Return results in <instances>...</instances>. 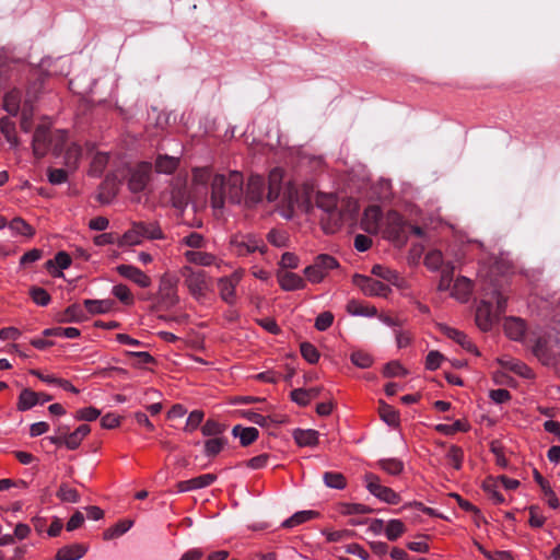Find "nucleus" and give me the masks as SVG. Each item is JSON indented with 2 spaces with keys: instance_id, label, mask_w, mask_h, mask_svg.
I'll return each mask as SVG.
<instances>
[{
  "instance_id": "1",
  "label": "nucleus",
  "mask_w": 560,
  "mask_h": 560,
  "mask_svg": "<svg viewBox=\"0 0 560 560\" xmlns=\"http://www.w3.org/2000/svg\"><path fill=\"white\" fill-rule=\"evenodd\" d=\"M283 172L280 168H275L270 172L267 182L260 175H252L248 179L246 192L243 196L245 206L253 208L262 201L265 196L266 186L268 188L266 198L269 202H273L281 197ZM294 192L287 189L282 194V201L288 203L292 210L294 203Z\"/></svg>"
},
{
  "instance_id": "2",
  "label": "nucleus",
  "mask_w": 560,
  "mask_h": 560,
  "mask_svg": "<svg viewBox=\"0 0 560 560\" xmlns=\"http://www.w3.org/2000/svg\"><path fill=\"white\" fill-rule=\"evenodd\" d=\"M244 196V177L240 172H230L228 175L217 174L211 182V206L214 210H222L225 201L240 205Z\"/></svg>"
},
{
  "instance_id": "3",
  "label": "nucleus",
  "mask_w": 560,
  "mask_h": 560,
  "mask_svg": "<svg viewBox=\"0 0 560 560\" xmlns=\"http://www.w3.org/2000/svg\"><path fill=\"white\" fill-rule=\"evenodd\" d=\"M164 234L156 222H133L131 228L120 237H117V246H135L143 240H162Z\"/></svg>"
},
{
  "instance_id": "4",
  "label": "nucleus",
  "mask_w": 560,
  "mask_h": 560,
  "mask_svg": "<svg viewBox=\"0 0 560 560\" xmlns=\"http://www.w3.org/2000/svg\"><path fill=\"white\" fill-rule=\"evenodd\" d=\"M316 205L324 211V215L320 218L324 231L335 233L343 221V213L337 208L335 195L319 192L316 197Z\"/></svg>"
},
{
  "instance_id": "5",
  "label": "nucleus",
  "mask_w": 560,
  "mask_h": 560,
  "mask_svg": "<svg viewBox=\"0 0 560 560\" xmlns=\"http://www.w3.org/2000/svg\"><path fill=\"white\" fill-rule=\"evenodd\" d=\"M385 236L397 245H404L407 241L408 225L396 211H389L385 218Z\"/></svg>"
},
{
  "instance_id": "6",
  "label": "nucleus",
  "mask_w": 560,
  "mask_h": 560,
  "mask_svg": "<svg viewBox=\"0 0 560 560\" xmlns=\"http://www.w3.org/2000/svg\"><path fill=\"white\" fill-rule=\"evenodd\" d=\"M364 481L366 489L381 501H384L388 504H398L400 502L399 494L392 488L383 486L378 476L372 472L365 474Z\"/></svg>"
},
{
  "instance_id": "7",
  "label": "nucleus",
  "mask_w": 560,
  "mask_h": 560,
  "mask_svg": "<svg viewBox=\"0 0 560 560\" xmlns=\"http://www.w3.org/2000/svg\"><path fill=\"white\" fill-rule=\"evenodd\" d=\"M339 266L335 257L322 254L316 257L314 264L307 266L304 270L306 278L314 283L320 282L328 270Z\"/></svg>"
},
{
  "instance_id": "8",
  "label": "nucleus",
  "mask_w": 560,
  "mask_h": 560,
  "mask_svg": "<svg viewBox=\"0 0 560 560\" xmlns=\"http://www.w3.org/2000/svg\"><path fill=\"white\" fill-rule=\"evenodd\" d=\"M185 277V284L187 285L191 295L200 299L205 295L208 284L203 271H194L191 268L186 267L183 271Z\"/></svg>"
},
{
  "instance_id": "9",
  "label": "nucleus",
  "mask_w": 560,
  "mask_h": 560,
  "mask_svg": "<svg viewBox=\"0 0 560 560\" xmlns=\"http://www.w3.org/2000/svg\"><path fill=\"white\" fill-rule=\"evenodd\" d=\"M353 283L360 288V290L365 295H378V296H386L388 292H390V289L385 283L375 280L373 278L363 276V275H354L353 276Z\"/></svg>"
},
{
  "instance_id": "10",
  "label": "nucleus",
  "mask_w": 560,
  "mask_h": 560,
  "mask_svg": "<svg viewBox=\"0 0 560 560\" xmlns=\"http://www.w3.org/2000/svg\"><path fill=\"white\" fill-rule=\"evenodd\" d=\"M151 171V163L142 162L138 164L130 173V178L128 182L129 189L132 192L142 191L150 180Z\"/></svg>"
},
{
  "instance_id": "11",
  "label": "nucleus",
  "mask_w": 560,
  "mask_h": 560,
  "mask_svg": "<svg viewBox=\"0 0 560 560\" xmlns=\"http://www.w3.org/2000/svg\"><path fill=\"white\" fill-rule=\"evenodd\" d=\"M499 320V317L493 311L491 300H482L476 310V324L483 330L488 331L492 328L493 324Z\"/></svg>"
},
{
  "instance_id": "12",
  "label": "nucleus",
  "mask_w": 560,
  "mask_h": 560,
  "mask_svg": "<svg viewBox=\"0 0 560 560\" xmlns=\"http://www.w3.org/2000/svg\"><path fill=\"white\" fill-rule=\"evenodd\" d=\"M50 140L51 132L49 128L44 125L37 126L32 141L33 153L37 159H42L46 155L50 149Z\"/></svg>"
},
{
  "instance_id": "13",
  "label": "nucleus",
  "mask_w": 560,
  "mask_h": 560,
  "mask_svg": "<svg viewBox=\"0 0 560 560\" xmlns=\"http://www.w3.org/2000/svg\"><path fill=\"white\" fill-rule=\"evenodd\" d=\"M241 281V275L233 272L229 277L220 278L218 281V289L221 299L228 304L235 303V289Z\"/></svg>"
},
{
  "instance_id": "14",
  "label": "nucleus",
  "mask_w": 560,
  "mask_h": 560,
  "mask_svg": "<svg viewBox=\"0 0 560 560\" xmlns=\"http://www.w3.org/2000/svg\"><path fill=\"white\" fill-rule=\"evenodd\" d=\"M178 302L175 283L168 278H162L159 289V305L167 310Z\"/></svg>"
},
{
  "instance_id": "15",
  "label": "nucleus",
  "mask_w": 560,
  "mask_h": 560,
  "mask_svg": "<svg viewBox=\"0 0 560 560\" xmlns=\"http://www.w3.org/2000/svg\"><path fill=\"white\" fill-rule=\"evenodd\" d=\"M439 330L446 336L447 338L457 342L463 349L479 355V351L474 342L465 335L463 331H459L455 328H452L445 324H439Z\"/></svg>"
},
{
  "instance_id": "16",
  "label": "nucleus",
  "mask_w": 560,
  "mask_h": 560,
  "mask_svg": "<svg viewBox=\"0 0 560 560\" xmlns=\"http://www.w3.org/2000/svg\"><path fill=\"white\" fill-rule=\"evenodd\" d=\"M217 480V475L205 474L189 480L179 481L176 485L178 492H187L191 490L202 489L209 487Z\"/></svg>"
},
{
  "instance_id": "17",
  "label": "nucleus",
  "mask_w": 560,
  "mask_h": 560,
  "mask_svg": "<svg viewBox=\"0 0 560 560\" xmlns=\"http://www.w3.org/2000/svg\"><path fill=\"white\" fill-rule=\"evenodd\" d=\"M233 244L237 255L240 256H245L256 250H259L261 254H264L267 250L264 242L252 235L246 236V238L242 241H233Z\"/></svg>"
},
{
  "instance_id": "18",
  "label": "nucleus",
  "mask_w": 560,
  "mask_h": 560,
  "mask_svg": "<svg viewBox=\"0 0 560 560\" xmlns=\"http://www.w3.org/2000/svg\"><path fill=\"white\" fill-rule=\"evenodd\" d=\"M120 276L133 281L141 288H148L151 284V279L139 268L131 265H120L117 267Z\"/></svg>"
},
{
  "instance_id": "19",
  "label": "nucleus",
  "mask_w": 560,
  "mask_h": 560,
  "mask_svg": "<svg viewBox=\"0 0 560 560\" xmlns=\"http://www.w3.org/2000/svg\"><path fill=\"white\" fill-rule=\"evenodd\" d=\"M381 219L380 208L376 206H370L365 209L361 226L368 233H377L378 231V222Z\"/></svg>"
},
{
  "instance_id": "20",
  "label": "nucleus",
  "mask_w": 560,
  "mask_h": 560,
  "mask_svg": "<svg viewBox=\"0 0 560 560\" xmlns=\"http://www.w3.org/2000/svg\"><path fill=\"white\" fill-rule=\"evenodd\" d=\"M71 257L66 252H58L54 259L47 260L46 269L55 277L61 276V270L67 269L71 265Z\"/></svg>"
},
{
  "instance_id": "21",
  "label": "nucleus",
  "mask_w": 560,
  "mask_h": 560,
  "mask_svg": "<svg viewBox=\"0 0 560 560\" xmlns=\"http://www.w3.org/2000/svg\"><path fill=\"white\" fill-rule=\"evenodd\" d=\"M88 548L82 544H72L60 548L55 560H79L86 553Z\"/></svg>"
},
{
  "instance_id": "22",
  "label": "nucleus",
  "mask_w": 560,
  "mask_h": 560,
  "mask_svg": "<svg viewBox=\"0 0 560 560\" xmlns=\"http://www.w3.org/2000/svg\"><path fill=\"white\" fill-rule=\"evenodd\" d=\"M498 362L503 369L510 370L522 377L532 378L534 376L532 369L520 360L499 359Z\"/></svg>"
},
{
  "instance_id": "23",
  "label": "nucleus",
  "mask_w": 560,
  "mask_h": 560,
  "mask_svg": "<svg viewBox=\"0 0 560 560\" xmlns=\"http://www.w3.org/2000/svg\"><path fill=\"white\" fill-rule=\"evenodd\" d=\"M232 434L240 438L242 446H248L258 439L259 431L254 427L243 428L241 424H237L233 427Z\"/></svg>"
},
{
  "instance_id": "24",
  "label": "nucleus",
  "mask_w": 560,
  "mask_h": 560,
  "mask_svg": "<svg viewBox=\"0 0 560 560\" xmlns=\"http://www.w3.org/2000/svg\"><path fill=\"white\" fill-rule=\"evenodd\" d=\"M279 283L284 291L300 290L305 287V281L303 278L293 272H284L279 275Z\"/></svg>"
},
{
  "instance_id": "25",
  "label": "nucleus",
  "mask_w": 560,
  "mask_h": 560,
  "mask_svg": "<svg viewBox=\"0 0 560 560\" xmlns=\"http://www.w3.org/2000/svg\"><path fill=\"white\" fill-rule=\"evenodd\" d=\"M504 330L509 338L521 340L525 334V323L520 318H508L504 324Z\"/></svg>"
},
{
  "instance_id": "26",
  "label": "nucleus",
  "mask_w": 560,
  "mask_h": 560,
  "mask_svg": "<svg viewBox=\"0 0 560 560\" xmlns=\"http://www.w3.org/2000/svg\"><path fill=\"white\" fill-rule=\"evenodd\" d=\"M318 432L316 430L295 429L293 439L300 446H314L318 442Z\"/></svg>"
},
{
  "instance_id": "27",
  "label": "nucleus",
  "mask_w": 560,
  "mask_h": 560,
  "mask_svg": "<svg viewBox=\"0 0 560 560\" xmlns=\"http://www.w3.org/2000/svg\"><path fill=\"white\" fill-rule=\"evenodd\" d=\"M534 478L536 482L540 486L546 499L547 503L550 508L557 509L559 506V500L551 489L549 482L539 474L537 469H534Z\"/></svg>"
},
{
  "instance_id": "28",
  "label": "nucleus",
  "mask_w": 560,
  "mask_h": 560,
  "mask_svg": "<svg viewBox=\"0 0 560 560\" xmlns=\"http://www.w3.org/2000/svg\"><path fill=\"white\" fill-rule=\"evenodd\" d=\"M179 160L167 154H160L155 160V170L158 173L172 174L178 167Z\"/></svg>"
},
{
  "instance_id": "29",
  "label": "nucleus",
  "mask_w": 560,
  "mask_h": 560,
  "mask_svg": "<svg viewBox=\"0 0 560 560\" xmlns=\"http://www.w3.org/2000/svg\"><path fill=\"white\" fill-rule=\"evenodd\" d=\"M86 319L83 308L79 304H71L60 315L59 322L61 323H81Z\"/></svg>"
},
{
  "instance_id": "30",
  "label": "nucleus",
  "mask_w": 560,
  "mask_h": 560,
  "mask_svg": "<svg viewBox=\"0 0 560 560\" xmlns=\"http://www.w3.org/2000/svg\"><path fill=\"white\" fill-rule=\"evenodd\" d=\"M38 402L39 394L30 388H24L19 396L18 409L20 411H25L33 408Z\"/></svg>"
},
{
  "instance_id": "31",
  "label": "nucleus",
  "mask_w": 560,
  "mask_h": 560,
  "mask_svg": "<svg viewBox=\"0 0 560 560\" xmlns=\"http://www.w3.org/2000/svg\"><path fill=\"white\" fill-rule=\"evenodd\" d=\"M318 515L315 511H299L294 513L291 517L285 520L282 523V527L284 528H293L300 524H303L305 522H308L313 518H315Z\"/></svg>"
},
{
  "instance_id": "32",
  "label": "nucleus",
  "mask_w": 560,
  "mask_h": 560,
  "mask_svg": "<svg viewBox=\"0 0 560 560\" xmlns=\"http://www.w3.org/2000/svg\"><path fill=\"white\" fill-rule=\"evenodd\" d=\"M185 258L187 261L200 266H211L215 260V257L212 254L199 250H187L185 253Z\"/></svg>"
},
{
  "instance_id": "33",
  "label": "nucleus",
  "mask_w": 560,
  "mask_h": 560,
  "mask_svg": "<svg viewBox=\"0 0 560 560\" xmlns=\"http://www.w3.org/2000/svg\"><path fill=\"white\" fill-rule=\"evenodd\" d=\"M378 413L388 425L396 427L399 424L398 411L386 402L380 401Z\"/></svg>"
},
{
  "instance_id": "34",
  "label": "nucleus",
  "mask_w": 560,
  "mask_h": 560,
  "mask_svg": "<svg viewBox=\"0 0 560 560\" xmlns=\"http://www.w3.org/2000/svg\"><path fill=\"white\" fill-rule=\"evenodd\" d=\"M533 353L544 364H550L552 361V354L548 348L547 340L544 338H538L533 347Z\"/></svg>"
},
{
  "instance_id": "35",
  "label": "nucleus",
  "mask_w": 560,
  "mask_h": 560,
  "mask_svg": "<svg viewBox=\"0 0 560 560\" xmlns=\"http://www.w3.org/2000/svg\"><path fill=\"white\" fill-rule=\"evenodd\" d=\"M112 300H85L84 306L90 314H104L110 311Z\"/></svg>"
},
{
  "instance_id": "36",
  "label": "nucleus",
  "mask_w": 560,
  "mask_h": 560,
  "mask_svg": "<svg viewBox=\"0 0 560 560\" xmlns=\"http://www.w3.org/2000/svg\"><path fill=\"white\" fill-rule=\"evenodd\" d=\"M347 312L353 316H374L377 311L374 306L363 305L355 300H351L347 304Z\"/></svg>"
},
{
  "instance_id": "37",
  "label": "nucleus",
  "mask_w": 560,
  "mask_h": 560,
  "mask_svg": "<svg viewBox=\"0 0 560 560\" xmlns=\"http://www.w3.org/2000/svg\"><path fill=\"white\" fill-rule=\"evenodd\" d=\"M132 524H133V522L130 520H124V521L118 522L117 524L107 528L104 532V534H103L104 539L110 540V539H114V538H117V537L124 535L131 528Z\"/></svg>"
},
{
  "instance_id": "38",
  "label": "nucleus",
  "mask_w": 560,
  "mask_h": 560,
  "mask_svg": "<svg viewBox=\"0 0 560 560\" xmlns=\"http://www.w3.org/2000/svg\"><path fill=\"white\" fill-rule=\"evenodd\" d=\"M68 132L66 130H56L51 132L50 148L54 154L60 155L67 148Z\"/></svg>"
},
{
  "instance_id": "39",
  "label": "nucleus",
  "mask_w": 560,
  "mask_h": 560,
  "mask_svg": "<svg viewBox=\"0 0 560 560\" xmlns=\"http://www.w3.org/2000/svg\"><path fill=\"white\" fill-rule=\"evenodd\" d=\"M116 196L115 182L109 177H106L104 183L100 187L97 200L101 203H108Z\"/></svg>"
},
{
  "instance_id": "40",
  "label": "nucleus",
  "mask_w": 560,
  "mask_h": 560,
  "mask_svg": "<svg viewBox=\"0 0 560 560\" xmlns=\"http://www.w3.org/2000/svg\"><path fill=\"white\" fill-rule=\"evenodd\" d=\"M454 270H455V267H454L453 262H451V261H447L443 266V268H441V278L439 281V285H438V289L440 291L450 290L452 281H453V277H454Z\"/></svg>"
},
{
  "instance_id": "41",
  "label": "nucleus",
  "mask_w": 560,
  "mask_h": 560,
  "mask_svg": "<svg viewBox=\"0 0 560 560\" xmlns=\"http://www.w3.org/2000/svg\"><path fill=\"white\" fill-rule=\"evenodd\" d=\"M108 163V155L106 153L97 152L91 162L90 175L100 177Z\"/></svg>"
},
{
  "instance_id": "42",
  "label": "nucleus",
  "mask_w": 560,
  "mask_h": 560,
  "mask_svg": "<svg viewBox=\"0 0 560 560\" xmlns=\"http://www.w3.org/2000/svg\"><path fill=\"white\" fill-rule=\"evenodd\" d=\"M377 465L380 468H382L385 472L397 476L404 470V463L397 458H384L380 459Z\"/></svg>"
},
{
  "instance_id": "43",
  "label": "nucleus",
  "mask_w": 560,
  "mask_h": 560,
  "mask_svg": "<svg viewBox=\"0 0 560 560\" xmlns=\"http://www.w3.org/2000/svg\"><path fill=\"white\" fill-rule=\"evenodd\" d=\"M324 482L328 488L343 489L347 485L346 477L341 472L326 471L323 476Z\"/></svg>"
},
{
  "instance_id": "44",
  "label": "nucleus",
  "mask_w": 560,
  "mask_h": 560,
  "mask_svg": "<svg viewBox=\"0 0 560 560\" xmlns=\"http://www.w3.org/2000/svg\"><path fill=\"white\" fill-rule=\"evenodd\" d=\"M445 264L439 249L430 250L424 257V265L432 271L440 270Z\"/></svg>"
},
{
  "instance_id": "45",
  "label": "nucleus",
  "mask_w": 560,
  "mask_h": 560,
  "mask_svg": "<svg viewBox=\"0 0 560 560\" xmlns=\"http://www.w3.org/2000/svg\"><path fill=\"white\" fill-rule=\"evenodd\" d=\"M65 163L69 167H77L82 155V149L77 143H71L65 150Z\"/></svg>"
},
{
  "instance_id": "46",
  "label": "nucleus",
  "mask_w": 560,
  "mask_h": 560,
  "mask_svg": "<svg viewBox=\"0 0 560 560\" xmlns=\"http://www.w3.org/2000/svg\"><path fill=\"white\" fill-rule=\"evenodd\" d=\"M56 495L63 502L77 503L80 501L77 489L69 487L66 482L60 485Z\"/></svg>"
},
{
  "instance_id": "47",
  "label": "nucleus",
  "mask_w": 560,
  "mask_h": 560,
  "mask_svg": "<svg viewBox=\"0 0 560 560\" xmlns=\"http://www.w3.org/2000/svg\"><path fill=\"white\" fill-rule=\"evenodd\" d=\"M372 273L393 284H397L398 280L400 279L396 271L382 265H374L372 268Z\"/></svg>"
},
{
  "instance_id": "48",
  "label": "nucleus",
  "mask_w": 560,
  "mask_h": 560,
  "mask_svg": "<svg viewBox=\"0 0 560 560\" xmlns=\"http://www.w3.org/2000/svg\"><path fill=\"white\" fill-rule=\"evenodd\" d=\"M9 228L11 231L24 236H33L35 233L34 229L20 217L14 218L9 223Z\"/></svg>"
},
{
  "instance_id": "49",
  "label": "nucleus",
  "mask_w": 560,
  "mask_h": 560,
  "mask_svg": "<svg viewBox=\"0 0 560 560\" xmlns=\"http://www.w3.org/2000/svg\"><path fill=\"white\" fill-rule=\"evenodd\" d=\"M226 444L228 441L224 438L209 439L205 442V454L207 456H215L224 448Z\"/></svg>"
},
{
  "instance_id": "50",
  "label": "nucleus",
  "mask_w": 560,
  "mask_h": 560,
  "mask_svg": "<svg viewBox=\"0 0 560 560\" xmlns=\"http://www.w3.org/2000/svg\"><path fill=\"white\" fill-rule=\"evenodd\" d=\"M372 512L371 508L361 503H342L340 505V513L342 515L368 514Z\"/></svg>"
},
{
  "instance_id": "51",
  "label": "nucleus",
  "mask_w": 560,
  "mask_h": 560,
  "mask_svg": "<svg viewBox=\"0 0 560 560\" xmlns=\"http://www.w3.org/2000/svg\"><path fill=\"white\" fill-rule=\"evenodd\" d=\"M405 533V525L399 520H390L385 528L386 537L389 540H396Z\"/></svg>"
},
{
  "instance_id": "52",
  "label": "nucleus",
  "mask_w": 560,
  "mask_h": 560,
  "mask_svg": "<svg viewBox=\"0 0 560 560\" xmlns=\"http://www.w3.org/2000/svg\"><path fill=\"white\" fill-rule=\"evenodd\" d=\"M350 359L351 362L360 369H368L373 363V358L371 354L362 350L353 351L350 355Z\"/></svg>"
},
{
  "instance_id": "53",
  "label": "nucleus",
  "mask_w": 560,
  "mask_h": 560,
  "mask_svg": "<svg viewBox=\"0 0 560 560\" xmlns=\"http://www.w3.org/2000/svg\"><path fill=\"white\" fill-rule=\"evenodd\" d=\"M471 291V282L466 277H459L454 284L453 294L459 299H466Z\"/></svg>"
},
{
  "instance_id": "54",
  "label": "nucleus",
  "mask_w": 560,
  "mask_h": 560,
  "mask_svg": "<svg viewBox=\"0 0 560 560\" xmlns=\"http://www.w3.org/2000/svg\"><path fill=\"white\" fill-rule=\"evenodd\" d=\"M446 458L448 459V462L453 465V467L456 470H459L462 468L463 460H464L463 448L457 445H451L446 453Z\"/></svg>"
},
{
  "instance_id": "55",
  "label": "nucleus",
  "mask_w": 560,
  "mask_h": 560,
  "mask_svg": "<svg viewBox=\"0 0 560 560\" xmlns=\"http://www.w3.org/2000/svg\"><path fill=\"white\" fill-rule=\"evenodd\" d=\"M435 430L442 434L452 435L458 431L466 432L468 425L460 420H456L453 424H438L435 425Z\"/></svg>"
},
{
  "instance_id": "56",
  "label": "nucleus",
  "mask_w": 560,
  "mask_h": 560,
  "mask_svg": "<svg viewBox=\"0 0 560 560\" xmlns=\"http://www.w3.org/2000/svg\"><path fill=\"white\" fill-rule=\"evenodd\" d=\"M226 427L214 420H207L201 427V432L205 436H218L225 431Z\"/></svg>"
},
{
  "instance_id": "57",
  "label": "nucleus",
  "mask_w": 560,
  "mask_h": 560,
  "mask_svg": "<svg viewBox=\"0 0 560 560\" xmlns=\"http://www.w3.org/2000/svg\"><path fill=\"white\" fill-rule=\"evenodd\" d=\"M30 295H31L32 300L37 305H40V306H46L50 302L49 293L45 289L39 288V287H32L30 289Z\"/></svg>"
},
{
  "instance_id": "58",
  "label": "nucleus",
  "mask_w": 560,
  "mask_h": 560,
  "mask_svg": "<svg viewBox=\"0 0 560 560\" xmlns=\"http://www.w3.org/2000/svg\"><path fill=\"white\" fill-rule=\"evenodd\" d=\"M302 357L311 364H314L319 359L318 350L310 342H302L300 346Z\"/></svg>"
},
{
  "instance_id": "59",
  "label": "nucleus",
  "mask_w": 560,
  "mask_h": 560,
  "mask_svg": "<svg viewBox=\"0 0 560 560\" xmlns=\"http://www.w3.org/2000/svg\"><path fill=\"white\" fill-rule=\"evenodd\" d=\"M407 370L398 361H390L384 365L383 374L386 377L407 375Z\"/></svg>"
},
{
  "instance_id": "60",
  "label": "nucleus",
  "mask_w": 560,
  "mask_h": 560,
  "mask_svg": "<svg viewBox=\"0 0 560 560\" xmlns=\"http://www.w3.org/2000/svg\"><path fill=\"white\" fill-rule=\"evenodd\" d=\"M113 294L124 304L128 305L133 302V296H132L129 288L125 284L114 285Z\"/></svg>"
},
{
  "instance_id": "61",
  "label": "nucleus",
  "mask_w": 560,
  "mask_h": 560,
  "mask_svg": "<svg viewBox=\"0 0 560 560\" xmlns=\"http://www.w3.org/2000/svg\"><path fill=\"white\" fill-rule=\"evenodd\" d=\"M173 206L177 209H183L188 203V196L185 187L174 188L172 191Z\"/></svg>"
},
{
  "instance_id": "62",
  "label": "nucleus",
  "mask_w": 560,
  "mask_h": 560,
  "mask_svg": "<svg viewBox=\"0 0 560 560\" xmlns=\"http://www.w3.org/2000/svg\"><path fill=\"white\" fill-rule=\"evenodd\" d=\"M452 497H454L457 502H458V505L467 511V512H471L474 513L475 515V521L478 523L480 520H483L482 515H481V512L480 510L475 506L472 503H470L469 501L463 499L459 494H456V493H453Z\"/></svg>"
},
{
  "instance_id": "63",
  "label": "nucleus",
  "mask_w": 560,
  "mask_h": 560,
  "mask_svg": "<svg viewBox=\"0 0 560 560\" xmlns=\"http://www.w3.org/2000/svg\"><path fill=\"white\" fill-rule=\"evenodd\" d=\"M334 322V315L330 312L320 313L315 319V328L319 331L328 329Z\"/></svg>"
},
{
  "instance_id": "64",
  "label": "nucleus",
  "mask_w": 560,
  "mask_h": 560,
  "mask_svg": "<svg viewBox=\"0 0 560 560\" xmlns=\"http://www.w3.org/2000/svg\"><path fill=\"white\" fill-rule=\"evenodd\" d=\"M3 107L10 115H16L20 107V102L16 94H7L4 97Z\"/></svg>"
}]
</instances>
